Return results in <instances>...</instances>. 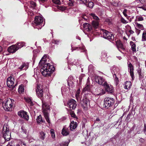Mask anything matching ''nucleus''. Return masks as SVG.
Returning <instances> with one entry per match:
<instances>
[{
  "instance_id": "10",
  "label": "nucleus",
  "mask_w": 146,
  "mask_h": 146,
  "mask_svg": "<svg viewBox=\"0 0 146 146\" xmlns=\"http://www.w3.org/2000/svg\"><path fill=\"white\" fill-rule=\"evenodd\" d=\"M81 103V105L83 107V109L86 110H87L88 105L89 104V100L86 98H85L82 100Z\"/></svg>"
},
{
  "instance_id": "44",
  "label": "nucleus",
  "mask_w": 146,
  "mask_h": 146,
  "mask_svg": "<svg viewBox=\"0 0 146 146\" xmlns=\"http://www.w3.org/2000/svg\"><path fill=\"white\" fill-rule=\"evenodd\" d=\"M102 56L105 57L107 56V53L105 51H103L102 52Z\"/></svg>"
},
{
  "instance_id": "24",
  "label": "nucleus",
  "mask_w": 146,
  "mask_h": 146,
  "mask_svg": "<svg viewBox=\"0 0 146 146\" xmlns=\"http://www.w3.org/2000/svg\"><path fill=\"white\" fill-rule=\"evenodd\" d=\"M130 44L131 46V50L133 52H135L136 51V45L132 41H130Z\"/></svg>"
},
{
  "instance_id": "29",
  "label": "nucleus",
  "mask_w": 146,
  "mask_h": 146,
  "mask_svg": "<svg viewBox=\"0 0 146 146\" xmlns=\"http://www.w3.org/2000/svg\"><path fill=\"white\" fill-rule=\"evenodd\" d=\"M24 88L23 85L20 86L18 89V92L20 94L23 93L24 92Z\"/></svg>"
},
{
  "instance_id": "59",
  "label": "nucleus",
  "mask_w": 146,
  "mask_h": 146,
  "mask_svg": "<svg viewBox=\"0 0 146 146\" xmlns=\"http://www.w3.org/2000/svg\"><path fill=\"white\" fill-rule=\"evenodd\" d=\"M129 32L130 34H133L134 33V31L131 30H130Z\"/></svg>"
},
{
  "instance_id": "52",
  "label": "nucleus",
  "mask_w": 146,
  "mask_h": 146,
  "mask_svg": "<svg viewBox=\"0 0 146 146\" xmlns=\"http://www.w3.org/2000/svg\"><path fill=\"white\" fill-rule=\"evenodd\" d=\"M78 124L77 122H75L74 124V129L76 128Z\"/></svg>"
},
{
  "instance_id": "17",
  "label": "nucleus",
  "mask_w": 146,
  "mask_h": 146,
  "mask_svg": "<svg viewBox=\"0 0 146 146\" xmlns=\"http://www.w3.org/2000/svg\"><path fill=\"white\" fill-rule=\"evenodd\" d=\"M115 70L116 71L117 70V71L116 73L114 71L113 72L114 74L113 75V76L114 78L115 83L116 85H117L118 84L119 80L118 78L116 76V74L119 73L118 72V71L119 69L118 68H114L113 70L114 71Z\"/></svg>"
},
{
  "instance_id": "31",
  "label": "nucleus",
  "mask_w": 146,
  "mask_h": 146,
  "mask_svg": "<svg viewBox=\"0 0 146 146\" xmlns=\"http://www.w3.org/2000/svg\"><path fill=\"white\" fill-rule=\"evenodd\" d=\"M135 24L136 27L138 28L141 29V30H143L144 29V27L142 25L138 23L137 22L135 23Z\"/></svg>"
},
{
  "instance_id": "62",
  "label": "nucleus",
  "mask_w": 146,
  "mask_h": 146,
  "mask_svg": "<svg viewBox=\"0 0 146 146\" xmlns=\"http://www.w3.org/2000/svg\"><path fill=\"white\" fill-rule=\"evenodd\" d=\"M51 134V136L53 138H54L55 137V135L54 134V133H53V134Z\"/></svg>"
},
{
  "instance_id": "49",
  "label": "nucleus",
  "mask_w": 146,
  "mask_h": 146,
  "mask_svg": "<svg viewBox=\"0 0 146 146\" xmlns=\"http://www.w3.org/2000/svg\"><path fill=\"white\" fill-rule=\"evenodd\" d=\"M30 4H31V5L33 7H34L36 5V3L33 1L30 2Z\"/></svg>"
},
{
  "instance_id": "14",
  "label": "nucleus",
  "mask_w": 146,
  "mask_h": 146,
  "mask_svg": "<svg viewBox=\"0 0 146 146\" xmlns=\"http://www.w3.org/2000/svg\"><path fill=\"white\" fill-rule=\"evenodd\" d=\"M116 44L118 50L120 52L121 50H125V48L120 40H117L116 42Z\"/></svg>"
},
{
  "instance_id": "53",
  "label": "nucleus",
  "mask_w": 146,
  "mask_h": 146,
  "mask_svg": "<svg viewBox=\"0 0 146 146\" xmlns=\"http://www.w3.org/2000/svg\"><path fill=\"white\" fill-rule=\"evenodd\" d=\"M138 8L143 9L145 11H146V8L143 6H138Z\"/></svg>"
},
{
  "instance_id": "23",
  "label": "nucleus",
  "mask_w": 146,
  "mask_h": 146,
  "mask_svg": "<svg viewBox=\"0 0 146 146\" xmlns=\"http://www.w3.org/2000/svg\"><path fill=\"white\" fill-rule=\"evenodd\" d=\"M24 100L26 102L29 104L31 106H32L33 104L32 101V99L30 97H25Z\"/></svg>"
},
{
  "instance_id": "37",
  "label": "nucleus",
  "mask_w": 146,
  "mask_h": 146,
  "mask_svg": "<svg viewBox=\"0 0 146 146\" xmlns=\"http://www.w3.org/2000/svg\"><path fill=\"white\" fill-rule=\"evenodd\" d=\"M88 0H80V3L81 4H84L87 5V3L88 2Z\"/></svg>"
},
{
  "instance_id": "55",
  "label": "nucleus",
  "mask_w": 146,
  "mask_h": 146,
  "mask_svg": "<svg viewBox=\"0 0 146 146\" xmlns=\"http://www.w3.org/2000/svg\"><path fill=\"white\" fill-rule=\"evenodd\" d=\"M140 31H141L140 30H139L138 29H136V33L138 35L139 34Z\"/></svg>"
},
{
  "instance_id": "60",
  "label": "nucleus",
  "mask_w": 146,
  "mask_h": 146,
  "mask_svg": "<svg viewBox=\"0 0 146 146\" xmlns=\"http://www.w3.org/2000/svg\"><path fill=\"white\" fill-rule=\"evenodd\" d=\"M68 5L70 6H72L73 5V3L72 2H69L68 3Z\"/></svg>"
},
{
  "instance_id": "63",
  "label": "nucleus",
  "mask_w": 146,
  "mask_h": 146,
  "mask_svg": "<svg viewBox=\"0 0 146 146\" xmlns=\"http://www.w3.org/2000/svg\"><path fill=\"white\" fill-rule=\"evenodd\" d=\"M145 0H139L140 2L141 3L145 2Z\"/></svg>"
},
{
  "instance_id": "11",
  "label": "nucleus",
  "mask_w": 146,
  "mask_h": 146,
  "mask_svg": "<svg viewBox=\"0 0 146 146\" xmlns=\"http://www.w3.org/2000/svg\"><path fill=\"white\" fill-rule=\"evenodd\" d=\"M18 115L21 117L24 118L26 120L29 119V116L27 115V113L23 111H21L18 113Z\"/></svg>"
},
{
  "instance_id": "2",
  "label": "nucleus",
  "mask_w": 146,
  "mask_h": 146,
  "mask_svg": "<svg viewBox=\"0 0 146 146\" xmlns=\"http://www.w3.org/2000/svg\"><path fill=\"white\" fill-rule=\"evenodd\" d=\"M15 101L9 98H7L3 104V106L4 110L7 111H10L13 106Z\"/></svg>"
},
{
  "instance_id": "45",
  "label": "nucleus",
  "mask_w": 146,
  "mask_h": 146,
  "mask_svg": "<svg viewBox=\"0 0 146 146\" xmlns=\"http://www.w3.org/2000/svg\"><path fill=\"white\" fill-rule=\"evenodd\" d=\"M73 121H71V123L70 125V130L71 131H72L73 129Z\"/></svg>"
},
{
  "instance_id": "15",
  "label": "nucleus",
  "mask_w": 146,
  "mask_h": 146,
  "mask_svg": "<svg viewBox=\"0 0 146 146\" xmlns=\"http://www.w3.org/2000/svg\"><path fill=\"white\" fill-rule=\"evenodd\" d=\"M18 48L17 47L16 45H13L9 46L8 48V52L11 53H13L15 52L17 50Z\"/></svg>"
},
{
  "instance_id": "41",
  "label": "nucleus",
  "mask_w": 146,
  "mask_h": 146,
  "mask_svg": "<svg viewBox=\"0 0 146 146\" xmlns=\"http://www.w3.org/2000/svg\"><path fill=\"white\" fill-rule=\"evenodd\" d=\"M90 90V87L89 84H86V86L84 88V90L85 91H89Z\"/></svg>"
},
{
  "instance_id": "3",
  "label": "nucleus",
  "mask_w": 146,
  "mask_h": 146,
  "mask_svg": "<svg viewBox=\"0 0 146 146\" xmlns=\"http://www.w3.org/2000/svg\"><path fill=\"white\" fill-rule=\"evenodd\" d=\"M42 112L45 118L48 123L50 124V121L49 118V115L48 113V110H49V106L46 104H42Z\"/></svg>"
},
{
  "instance_id": "51",
  "label": "nucleus",
  "mask_w": 146,
  "mask_h": 146,
  "mask_svg": "<svg viewBox=\"0 0 146 146\" xmlns=\"http://www.w3.org/2000/svg\"><path fill=\"white\" fill-rule=\"evenodd\" d=\"M59 9L62 11H63L66 9V8L65 7L61 6L59 7Z\"/></svg>"
},
{
  "instance_id": "33",
  "label": "nucleus",
  "mask_w": 146,
  "mask_h": 146,
  "mask_svg": "<svg viewBox=\"0 0 146 146\" xmlns=\"http://www.w3.org/2000/svg\"><path fill=\"white\" fill-rule=\"evenodd\" d=\"M46 58V55H44L43 56L42 58L40 60L39 63L41 64H44L46 62V60L45 59Z\"/></svg>"
},
{
  "instance_id": "57",
  "label": "nucleus",
  "mask_w": 146,
  "mask_h": 146,
  "mask_svg": "<svg viewBox=\"0 0 146 146\" xmlns=\"http://www.w3.org/2000/svg\"><path fill=\"white\" fill-rule=\"evenodd\" d=\"M87 17L86 16H84L82 17V20H85L87 19Z\"/></svg>"
},
{
  "instance_id": "16",
  "label": "nucleus",
  "mask_w": 146,
  "mask_h": 146,
  "mask_svg": "<svg viewBox=\"0 0 146 146\" xmlns=\"http://www.w3.org/2000/svg\"><path fill=\"white\" fill-rule=\"evenodd\" d=\"M128 64V68L129 70V72L130 73V76L132 78V80L134 79V72H133V66L132 64L131 63H129Z\"/></svg>"
},
{
  "instance_id": "4",
  "label": "nucleus",
  "mask_w": 146,
  "mask_h": 146,
  "mask_svg": "<svg viewBox=\"0 0 146 146\" xmlns=\"http://www.w3.org/2000/svg\"><path fill=\"white\" fill-rule=\"evenodd\" d=\"M9 127L7 125H4L3 127V133L4 138L7 141H9L11 137V132L9 131Z\"/></svg>"
},
{
  "instance_id": "61",
  "label": "nucleus",
  "mask_w": 146,
  "mask_h": 146,
  "mask_svg": "<svg viewBox=\"0 0 146 146\" xmlns=\"http://www.w3.org/2000/svg\"><path fill=\"white\" fill-rule=\"evenodd\" d=\"M50 133L51 134L54 133V130L53 129H51L50 130Z\"/></svg>"
},
{
  "instance_id": "21",
  "label": "nucleus",
  "mask_w": 146,
  "mask_h": 146,
  "mask_svg": "<svg viewBox=\"0 0 146 146\" xmlns=\"http://www.w3.org/2000/svg\"><path fill=\"white\" fill-rule=\"evenodd\" d=\"M83 28L84 30L87 31H90L91 29L90 25L87 23H85L83 24Z\"/></svg>"
},
{
  "instance_id": "47",
  "label": "nucleus",
  "mask_w": 146,
  "mask_h": 146,
  "mask_svg": "<svg viewBox=\"0 0 146 146\" xmlns=\"http://www.w3.org/2000/svg\"><path fill=\"white\" fill-rule=\"evenodd\" d=\"M52 42L55 44H58L59 43V41L58 40H54L52 41Z\"/></svg>"
},
{
  "instance_id": "40",
  "label": "nucleus",
  "mask_w": 146,
  "mask_h": 146,
  "mask_svg": "<svg viewBox=\"0 0 146 146\" xmlns=\"http://www.w3.org/2000/svg\"><path fill=\"white\" fill-rule=\"evenodd\" d=\"M90 15L94 19H96V20H97L99 19L98 17L96 16L94 14L91 13Z\"/></svg>"
},
{
  "instance_id": "28",
  "label": "nucleus",
  "mask_w": 146,
  "mask_h": 146,
  "mask_svg": "<svg viewBox=\"0 0 146 146\" xmlns=\"http://www.w3.org/2000/svg\"><path fill=\"white\" fill-rule=\"evenodd\" d=\"M28 68V66L25 63H23L19 67V69L21 70L22 69L26 70Z\"/></svg>"
},
{
  "instance_id": "7",
  "label": "nucleus",
  "mask_w": 146,
  "mask_h": 146,
  "mask_svg": "<svg viewBox=\"0 0 146 146\" xmlns=\"http://www.w3.org/2000/svg\"><path fill=\"white\" fill-rule=\"evenodd\" d=\"M103 35L104 38H105L111 40H113L114 39V37L112 33L106 30H103Z\"/></svg>"
},
{
  "instance_id": "12",
  "label": "nucleus",
  "mask_w": 146,
  "mask_h": 146,
  "mask_svg": "<svg viewBox=\"0 0 146 146\" xmlns=\"http://www.w3.org/2000/svg\"><path fill=\"white\" fill-rule=\"evenodd\" d=\"M68 106L69 108L70 113L72 117H73V112L72 110L73 109V99H71L68 102Z\"/></svg>"
},
{
  "instance_id": "20",
  "label": "nucleus",
  "mask_w": 146,
  "mask_h": 146,
  "mask_svg": "<svg viewBox=\"0 0 146 146\" xmlns=\"http://www.w3.org/2000/svg\"><path fill=\"white\" fill-rule=\"evenodd\" d=\"M111 4L115 6H119L121 5L120 2L117 0H110Z\"/></svg>"
},
{
  "instance_id": "6",
  "label": "nucleus",
  "mask_w": 146,
  "mask_h": 146,
  "mask_svg": "<svg viewBox=\"0 0 146 146\" xmlns=\"http://www.w3.org/2000/svg\"><path fill=\"white\" fill-rule=\"evenodd\" d=\"M43 22V19L42 17L40 16H36L35 17L34 23L36 26L38 27V29H40L44 25V24L42 25Z\"/></svg>"
},
{
  "instance_id": "50",
  "label": "nucleus",
  "mask_w": 146,
  "mask_h": 146,
  "mask_svg": "<svg viewBox=\"0 0 146 146\" xmlns=\"http://www.w3.org/2000/svg\"><path fill=\"white\" fill-rule=\"evenodd\" d=\"M9 146H15V145L13 143V141H11L10 142H9Z\"/></svg>"
},
{
  "instance_id": "38",
  "label": "nucleus",
  "mask_w": 146,
  "mask_h": 146,
  "mask_svg": "<svg viewBox=\"0 0 146 146\" xmlns=\"http://www.w3.org/2000/svg\"><path fill=\"white\" fill-rule=\"evenodd\" d=\"M127 10L126 9H124L123 11V13L124 15V16L125 17H127V19H128L129 18V17H127Z\"/></svg>"
},
{
  "instance_id": "30",
  "label": "nucleus",
  "mask_w": 146,
  "mask_h": 146,
  "mask_svg": "<svg viewBox=\"0 0 146 146\" xmlns=\"http://www.w3.org/2000/svg\"><path fill=\"white\" fill-rule=\"evenodd\" d=\"M141 41H146V31H143Z\"/></svg>"
},
{
  "instance_id": "48",
  "label": "nucleus",
  "mask_w": 146,
  "mask_h": 146,
  "mask_svg": "<svg viewBox=\"0 0 146 146\" xmlns=\"http://www.w3.org/2000/svg\"><path fill=\"white\" fill-rule=\"evenodd\" d=\"M121 21L124 24H126L128 23V22L123 18H122L121 19Z\"/></svg>"
},
{
  "instance_id": "26",
  "label": "nucleus",
  "mask_w": 146,
  "mask_h": 146,
  "mask_svg": "<svg viewBox=\"0 0 146 146\" xmlns=\"http://www.w3.org/2000/svg\"><path fill=\"white\" fill-rule=\"evenodd\" d=\"M39 136L41 140H44L45 137V134L43 131H40L39 133Z\"/></svg>"
},
{
  "instance_id": "25",
  "label": "nucleus",
  "mask_w": 146,
  "mask_h": 146,
  "mask_svg": "<svg viewBox=\"0 0 146 146\" xmlns=\"http://www.w3.org/2000/svg\"><path fill=\"white\" fill-rule=\"evenodd\" d=\"M36 121L38 124L44 123V121L42 119V116L40 115L38 116L36 119Z\"/></svg>"
},
{
  "instance_id": "46",
  "label": "nucleus",
  "mask_w": 146,
  "mask_h": 146,
  "mask_svg": "<svg viewBox=\"0 0 146 146\" xmlns=\"http://www.w3.org/2000/svg\"><path fill=\"white\" fill-rule=\"evenodd\" d=\"M68 143L67 142H63L60 144L61 146H68Z\"/></svg>"
},
{
  "instance_id": "18",
  "label": "nucleus",
  "mask_w": 146,
  "mask_h": 146,
  "mask_svg": "<svg viewBox=\"0 0 146 146\" xmlns=\"http://www.w3.org/2000/svg\"><path fill=\"white\" fill-rule=\"evenodd\" d=\"M69 134V130L66 126H64L62 129L61 131V134L64 136H66L68 135Z\"/></svg>"
},
{
  "instance_id": "35",
  "label": "nucleus",
  "mask_w": 146,
  "mask_h": 146,
  "mask_svg": "<svg viewBox=\"0 0 146 146\" xmlns=\"http://www.w3.org/2000/svg\"><path fill=\"white\" fill-rule=\"evenodd\" d=\"M94 5V3L92 2H90L88 3V5H86L87 7H89L90 8H92Z\"/></svg>"
},
{
  "instance_id": "34",
  "label": "nucleus",
  "mask_w": 146,
  "mask_h": 146,
  "mask_svg": "<svg viewBox=\"0 0 146 146\" xmlns=\"http://www.w3.org/2000/svg\"><path fill=\"white\" fill-rule=\"evenodd\" d=\"M139 79H141L143 78V74L142 73L141 69H139L137 71Z\"/></svg>"
},
{
  "instance_id": "5",
  "label": "nucleus",
  "mask_w": 146,
  "mask_h": 146,
  "mask_svg": "<svg viewBox=\"0 0 146 146\" xmlns=\"http://www.w3.org/2000/svg\"><path fill=\"white\" fill-rule=\"evenodd\" d=\"M114 102L113 98H106L104 100V107L105 108L108 109L113 105Z\"/></svg>"
},
{
  "instance_id": "13",
  "label": "nucleus",
  "mask_w": 146,
  "mask_h": 146,
  "mask_svg": "<svg viewBox=\"0 0 146 146\" xmlns=\"http://www.w3.org/2000/svg\"><path fill=\"white\" fill-rule=\"evenodd\" d=\"M36 91V95L38 98H41L42 97L43 95V91L39 86L38 85L37 86Z\"/></svg>"
},
{
  "instance_id": "42",
  "label": "nucleus",
  "mask_w": 146,
  "mask_h": 146,
  "mask_svg": "<svg viewBox=\"0 0 146 146\" xmlns=\"http://www.w3.org/2000/svg\"><path fill=\"white\" fill-rule=\"evenodd\" d=\"M80 93V89H78L76 92V99L78 100V97H79V94Z\"/></svg>"
},
{
  "instance_id": "19",
  "label": "nucleus",
  "mask_w": 146,
  "mask_h": 146,
  "mask_svg": "<svg viewBox=\"0 0 146 146\" xmlns=\"http://www.w3.org/2000/svg\"><path fill=\"white\" fill-rule=\"evenodd\" d=\"M96 82L100 85H102L104 82V79L102 77L98 76L96 77Z\"/></svg>"
},
{
  "instance_id": "27",
  "label": "nucleus",
  "mask_w": 146,
  "mask_h": 146,
  "mask_svg": "<svg viewBox=\"0 0 146 146\" xmlns=\"http://www.w3.org/2000/svg\"><path fill=\"white\" fill-rule=\"evenodd\" d=\"M15 44L16 45L17 47V48H18V50L19 49L24 46L25 45V43L24 42H18Z\"/></svg>"
},
{
  "instance_id": "9",
  "label": "nucleus",
  "mask_w": 146,
  "mask_h": 146,
  "mask_svg": "<svg viewBox=\"0 0 146 146\" xmlns=\"http://www.w3.org/2000/svg\"><path fill=\"white\" fill-rule=\"evenodd\" d=\"M15 79L12 76L9 77L7 80V86L9 88L12 87L14 86Z\"/></svg>"
},
{
  "instance_id": "64",
  "label": "nucleus",
  "mask_w": 146,
  "mask_h": 146,
  "mask_svg": "<svg viewBox=\"0 0 146 146\" xmlns=\"http://www.w3.org/2000/svg\"><path fill=\"white\" fill-rule=\"evenodd\" d=\"M74 118H75L76 119H77V117L76 116L74 113Z\"/></svg>"
},
{
  "instance_id": "8",
  "label": "nucleus",
  "mask_w": 146,
  "mask_h": 146,
  "mask_svg": "<svg viewBox=\"0 0 146 146\" xmlns=\"http://www.w3.org/2000/svg\"><path fill=\"white\" fill-rule=\"evenodd\" d=\"M103 85L106 92L109 93H112L113 92L114 89L113 86L108 84L106 82H104Z\"/></svg>"
},
{
  "instance_id": "32",
  "label": "nucleus",
  "mask_w": 146,
  "mask_h": 146,
  "mask_svg": "<svg viewBox=\"0 0 146 146\" xmlns=\"http://www.w3.org/2000/svg\"><path fill=\"white\" fill-rule=\"evenodd\" d=\"M92 25L94 28H97L98 26V22L96 21H93L92 22Z\"/></svg>"
},
{
  "instance_id": "54",
  "label": "nucleus",
  "mask_w": 146,
  "mask_h": 146,
  "mask_svg": "<svg viewBox=\"0 0 146 146\" xmlns=\"http://www.w3.org/2000/svg\"><path fill=\"white\" fill-rule=\"evenodd\" d=\"M77 106L76 102L74 100V107L75 108Z\"/></svg>"
},
{
  "instance_id": "36",
  "label": "nucleus",
  "mask_w": 146,
  "mask_h": 146,
  "mask_svg": "<svg viewBox=\"0 0 146 146\" xmlns=\"http://www.w3.org/2000/svg\"><path fill=\"white\" fill-rule=\"evenodd\" d=\"M136 20L138 21H143L144 20L143 17L141 16H137L136 17Z\"/></svg>"
},
{
  "instance_id": "56",
  "label": "nucleus",
  "mask_w": 146,
  "mask_h": 146,
  "mask_svg": "<svg viewBox=\"0 0 146 146\" xmlns=\"http://www.w3.org/2000/svg\"><path fill=\"white\" fill-rule=\"evenodd\" d=\"M40 3H43L46 2L47 0H38Z\"/></svg>"
},
{
  "instance_id": "1",
  "label": "nucleus",
  "mask_w": 146,
  "mask_h": 146,
  "mask_svg": "<svg viewBox=\"0 0 146 146\" xmlns=\"http://www.w3.org/2000/svg\"><path fill=\"white\" fill-rule=\"evenodd\" d=\"M54 68L49 63L45 64L40 70L42 75L44 76H48L54 70Z\"/></svg>"
},
{
  "instance_id": "43",
  "label": "nucleus",
  "mask_w": 146,
  "mask_h": 146,
  "mask_svg": "<svg viewBox=\"0 0 146 146\" xmlns=\"http://www.w3.org/2000/svg\"><path fill=\"white\" fill-rule=\"evenodd\" d=\"M53 2L55 4H60V0H52Z\"/></svg>"
},
{
  "instance_id": "58",
  "label": "nucleus",
  "mask_w": 146,
  "mask_h": 146,
  "mask_svg": "<svg viewBox=\"0 0 146 146\" xmlns=\"http://www.w3.org/2000/svg\"><path fill=\"white\" fill-rule=\"evenodd\" d=\"M144 131L145 132L146 131V123L144 125Z\"/></svg>"
},
{
  "instance_id": "39",
  "label": "nucleus",
  "mask_w": 146,
  "mask_h": 146,
  "mask_svg": "<svg viewBox=\"0 0 146 146\" xmlns=\"http://www.w3.org/2000/svg\"><path fill=\"white\" fill-rule=\"evenodd\" d=\"M73 79V78L72 76H70L69 77L68 79V85H69L70 83L71 84V82H72V80Z\"/></svg>"
},
{
  "instance_id": "22",
  "label": "nucleus",
  "mask_w": 146,
  "mask_h": 146,
  "mask_svg": "<svg viewBox=\"0 0 146 146\" xmlns=\"http://www.w3.org/2000/svg\"><path fill=\"white\" fill-rule=\"evenodd\" d=\"M131 84L130 82L126 81L125 83L124 88L125 89L129 90L131 88Z\"/></svg>"
}]
</instances>
